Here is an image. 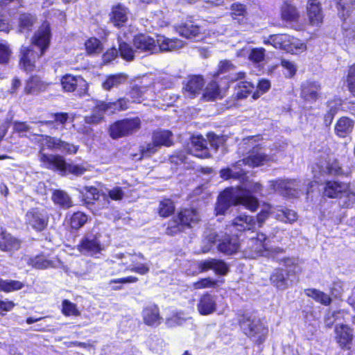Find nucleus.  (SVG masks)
<instances>
[{
	"label": "nucleus",
	"mask_w": 355,
	"mask_h": 355,
	"mask_svg": "<svg viewBox=\"0 0 355 355\" xmlns=\"http://www.w3.org/2000/svg\"><path fill=\"white\" fill-rule=\"evenodd\" d=\"M50 28L47 24H43L32 39V48L22 47L19 65L25 71H31L35 67L37 59L42 56L50 43Z\"/></svg>",
	"instance_id": "f257e3e1"
},
{
	"label": "nucleus",
	"mask_w": 355,
	"mask_h": 355,
	"mask_svg": "<svg viewBox=\"0 0 355 355\" xmlns=\"http://www.w3.org/2000/svg\"><path fill=\"white\" fill-rule=\"evenodd\" d=\"M232 205H243L247 209L254 211L256 201L254 200H248V198H245L243 196L240 197L239 191L236 188H227L218 198V202L215 208L216 214H224Z\"/></svg>",
	"instance_id": "f03ea898"
},
{
	"label": "nucleus",
	"mask_w": 355,
	"mask_h": 355,
	"mask_svg": "<svg viewBox=\"0 0 355 355\" xmlns=\"http://www.w3.org/2000/svg\"><path fill=\"white\" fill-rule=\"evenodd\" d=\"M205 240L209 243V246L202 248L204 253L209 251L213 244L218 243V250L226 254H232L237 252L240 248V243L238 235H229L227 233H220L212 232H209L205 237Z\"/></svg>",
	"instance_id": "7ed1b4c3"
},
{
	"label": "nucleus",
	"mask_w": 355,
	"mask_h": 355,
	"mask_svg": "<svg viewBox=\"0 0 355 355\" xmlns=\"http://www.w3.org/2000/svg\"><path fill=\"white\" fill-rule=\"evenodd\" d=\"M259 137H249L243 139V144L252 147V149L248 157L236 162L235 166L248 165L251 167H257L263 165L270 161L273 160L272 157L266 153V149H263L257 144Z\"/></svg>",
	"instance_id": "20e7f679"
},
{
	"label": "nucleus",
	"mask_w": 355,
	"mask_h": 355,
	"mask_svg": "<svg viewBox=\"0 0 355 355\" xmlns=\"http://www.w3.org/2000/svg\"><path fill=\"white\" fill-rule=\"evenodd\" d=\"M40 160L45 168L58 170L61 173L68 171L69 173L80 175L86 171L82 166L67 164L62 156L44 154L42 153V150L40 151Z\"/></svg>",
	"instance_id": "39448f33"
},
{
	"label": "nucleus",
	"mask_w": 355,
	"mask_h": 355,
	"mask_svg": "<svg viewBox=\"0 0 355 355\" xmlns=\"http://www.w3.org/2000/svg\"><path fill=\"white\" fill-rule=\"evenodd\" d=\"M241 327L244 334L259 345L265 341L268 333L267 327L254 316H244L241 321Z\"/></svg>",
	"instance_id": "423d86ee"
},
{
	"label": "nucleus",
	"mask_w": 355,
	"mask_h": 355,
	"mask_svg": "<svg viewBox=\"0 0 355 355\" xmlns=\"http://www.w3.org/2000/svg\"><path fill=\"white\" fill-rule=\"evenodd\" d=\"M128 102L125 98H121L114 103L98 102L93 110V114L85 117V121L88 123H98L103 119L105 112L113 113L116 110H126Z\"/></svg>",
	"instance_id": "0eeeda50"
},
{
	"label": "nucleus",
	"mask_w": 355,
	"mask_h": 355,
	"mask_svg": "<svg viewBox=\"0 0 355 355\" xmlns=\"http://www.w3.org/2000/svg\"><path fill=\"white\" fill-rule=\"evenodd\" d=\"M267 245V236L263 233H258L257 237H252L248 240L244 250L245 254L250 259L268 256L269 253L266 251Z\"/></svg>",
	"instance_id": "6e6552de"
},
{
	"label": "nucleus",
	"mask_w": 355,
	"mask_h": 355,
	"mask_svg": "<svg viewBox=\"0 0 355 355\" xmlns=\"http://www.w3.org/2000/svg\"><path fill=\"white\" fill-rule=\"evenodd\" d=\"M140 123L139 118L118 121L110 126V136L113 139H117L131 135L140 128Z\"/></svg>",
	"instance_id": "1a4fd4ad"
},
{
	"label": "nucleus",
	"mask_w": 355,
	"mask_h": 355,
	"mask_svg": "<svg viewBox=\"0 0 355 355\" xmlns=\"http://www.w3.org/2000/svg\"><path fill=\"white\" fill-rule=\"evenodd\" d=\"M49 219V213L44 208H32L26 214V224L37 232H42L46 229Z\"/></svg>",
	"instance_id": "9d476101"
},
{
	"label": "nucleus",
	"mask_w": 355,
	"mask_h": 355,
	"mask_svg": "<svg viewBox=\"0 0 355 355\" xmlns=\"http://www.w3.org/2000/svg\"><path fill=\"white\" fill-rule=\"evenodd\" d=\"M271 187L282 196L293 198L302 193V184L297 180L279 179L271 182Z\"/></svg>",
	"instance_id": "9b49d317"
},
{
	"label": "nucleus",
	"mask_w": 355,
	"mask_h": 355,
	"mask_svg": "<svg viewBox=\"0 0 355 355\" xmlns=\"http://www.w3.org/2000/svg\"><path fill=\"white\" fill-rule=\"evenodd\" d=\"M97 233L88 232L84 235L77 246L78 251L83 255L93 256L100 253L103 250Z\"/></svg>",
	"instance_id": "f8f14e48"
},
{
	"label": "nucleus",
	"mask_w": 355,
	"mask_h": 355,
	"mask_svg": "<svg viewBox=\"0 0 355 355\" xmlns=\"http://www.w3.org/2000/svg\"><path fill=\"white\" fill-rule=\"evenodd\" d=\"M270 213L274 217L282 222L292 223L297 220V213L291 209L286 208L271 209L270 211L268 210H262L257 216V222L259 227H261L265 220L268 218Z\"/></svg>",
	"instance_id": "ddd939ff"
},
{
	"label": "nucleus",
	"mask_w": 355,
	"mask_h": 355,
	"mask_svg": "<svg viewBox=\"0 0 355 355\" xmlns=\"http://www.w3.org/2000/svg\"><path fill=\"white\" fill-rule=\"evenodd\" d=\"M63 89L67 92L76 91L79 96L87 92L88 84L81 76H74L69 74L64 76L61 79Z\"/></svg>",
	"instance_id": "4468645a"
},
{
	"label": "nucleus",
	"mask_w": 355,
	"mask_h": 355,
	"mask_svg": "<svg viewBox=\"0 0 355 355\" xmlns=\"http://www.w3.org/2000/svg\"><path fill=\"white\" fill-rule=\"evenodd\" d=\"M255 226L256 221L253 216L241 214L227 226V231L237 235L238 232L253 230Z\"/></svg>",
	"instance_id": "2eb2a0df"
},
{
	"label": "nucleus",
	"mask_w": 355,
	"mask_h": 355,
	"mask_svg": "<svg viewBox=\"0 0 355 355\" xmlns=\"http://www.w3.org/2000/svg\"><path fill=\"white\" fill-rule=\"evenodd\" d=\"M42 144L49 149L58 150L67 154H75L78 149L77 146L67 143L59 138L50 136H44L42 140Z\"/></svg>",
	"instance_id": "dca6fc26"
},
{
	"label": "nucleus",
	"mask_w": 355,
	"mask_h": 355,
	"mask_svg": "<svg viewBox=\"0 0 355 355\" xmlns=\"http://www.w3.org/2000/svg\"><path fill=\"white\" fill-rule=\"evenodd\" d=\"M135 52L154 53L157 51V46L155 40L149 35L141 34L135 36L133 40Z\"/></svg>",
	"instance_id": "f3484780"
},
{
	"label": "nucleus",
	"mask_w": 355,
	"mask_h": 355,
	"mask_svg": "<svg viewBox=\"0 0 355 355\" xmlns=\"http://www.w3.org/2000/svg\"><path fill=\"white\" fill-rule=\"evenodd\" d=\"M217 297L206 293L202 295L197 304V310L202 315H208L216 311Z\"/></svg>",
	"instance_id": "a211bd4d"
},
{
	"label": "nucleus",
	"mask_w": 355,
	"mask_h": 355,
	"mask_svg": "<svg viewBox=\"0 0 355 355\" xmlns=\"http://www.w3.org/2000/svg\"><path fill=\"white\" fill-rule=\"evenodd\" d=\"M321 86L319 83L306 80L302 85L301 96L306 101H315L320 96Z\"/></svg>",
	"instance_id": "6ab92c4d"
},
{
	"label": "nucleus",
	"mask_w": 355,
	"mask_h": 355,
	"mask_svg": "<svg viewBox=\"0 0 355 355\" xmlns=\"http://www.w3.org/2000/svg\"><path fill=\"white\" fill-rule=\"evenodd\" d=\"M27 263L35 269L45 270L50 268H58L60 265V261L57 258L49 259L44 255H37L28 258Z\"/></svg>",
	"instance_id": "aec40b11"
},
{
	"label": "nucleus",
	"mask_w": 355,
	"mask_h": 355,
	"mask_svg": "<svg viewBox=\"0 0 355 355\" xmlns=\"http://www.w3.org/2000/svg\"><path fill=\"white\" fill-rule=\"evenodd\" d=\"M204 85V79L201 76H191L183 89L186 96L193 98L201 92Z\"/></svg>",
	"instance_id": "412c9836"
},
{
	"label": "nucleus",
	"mask_w": 355,
	"mask_h": 355,
	"mask_svg": "<svg viewBox=\"0 0 355 355\" xmlns=\"http://www.w3.org/2000/svg\"><path fill=\"white\" fill-rule=\"evenodd\" d=\"M144 323L148 326L157 327L162 323V318L157 305L152 304L145 307L142 311Z\"/></svg>",
	"instance_id": "4be33fe9"
},
{
	"label": "nucleus",
	"mask_w": 355,
	"mask_h": 355,
	"mask_svg": "<svg viewBox=\"0 0 355 355\" xmlns=\"http://www.w3.org/2000/svg\"><path fill=\"white\" fill-rule=\"evenodd\" d=\"M189 150L192 155L197 157L207 158L209 157L207 140L202 136L192 137L191 147Z\"/></svg>",
	"instance_id": "5701e85b"
},
{
	"label": "nucleus",
	"mask_w": 355,
	"mask_h": 355,
	"mask_svg": "<svg viewBox=\"0 0 355 355\" xmlns=\"http://www.w3.org/2000/svg\"><path fill=\"white\" fill-rule=\"evenodd\" d=\"M198 268L201 272L214 270L216 272L223 275L228 271V267L224 261L215 259H209L200 261Z\"/></svg>",
	"instance_id": "b1692460"
},
{
	"label": "nucleus",
	"mask_w": 355,
	"mask_h": 355,
	"mask_svg": "<svg viewBox=\"0 0 355 355\" xmlns=\"http://www.w3.org/2000/svg\"><path fill=\"white\" fill-rule=\"evenodd\" d=\"M354 125V121L349 117H340L335 124L334 132L340 138L347 137L352 132Z\"/></svg>",
	"instance_id": "393cba45"
},
{
	"label": "nucleus",
	"mask_w": 355,
	"mask_h": 355,
	"mask_svg": "<svg viewBox=\"0 0 355 355\" xmlns=\"http://www.w3.org/2000/svg\"><path fill=\"white\" fill-rule=\"evenodd\" d=\"M336 338L342 348H349V345L353 338L352 330L345 324L336 325L335 328Z\"/></svg>",
	"instance_id": "a878e982"
},
{
	"label": "nucleus",
	"mask_w": 355,
	"mask_h": 355,
	"mask_svg": "<svg viewBox=\"0 0 355 355\" xmlns=\"http://www.w3.org/2000/svg\"><path fill=\"white\" fill-rule=\"evenodd\" d=\"M307 14L311 25L318 26L322 23L323 16L318 0H310L308 2Z\"/></svg>",
	"instance_id": "bb28decb"
},
{
	"label": "nucleus",
	"mask_w": 355,
	"mask_h": 355,
	"mask_svg": "<svg viewBox=\"0 0 355 355\" xmlns=\"http://www.w3.org/2000/svg\"><path fill=\"white\" fill-rule=\"evenodd\" d=\"M110 20L115 26H122L128 21L129 11L127 8L121 5H117L112 8L110 15Z\"/></svg>",
	"instance_id": "cd10ccee"
},
{
	"label": "nucleus",
	"mask_w": 355,
	"mask_h": 355,
	"mask_svg": "<svg viewBox=\"0 0 355 355\" xmlns=\"http://www.w3.org/2000/svg\"><path fill=\"white\" fill-rule=\"evenodd\" d=\"M347 189V186L345 184L336 181H327L324 187L323 194L328 198H334L340 195L342 196Z\"/></svg>",
	"instance_id": "c85d7f7f"
},
{
	"label": "nucleus",
	"mask_w": 355,
	"mask_h": 355,
	"mask_svg": "<svg viewBox=\"0 0 355 355\" xmlns=\"http://www.w3.org/2000/svg\"><path fill=\"white\" fill-rule=\"evenodd\" d=\"M290 36L291 35L287 34L271 35L267 39L263 40V43L265 44H271L276 49L284 51L291 50L288 47Z\"/></svg>",
	"instance_id": "c756f323"
},
{
	"label": "nucleus",
	"mask_w": 355,
	"mask_h": 355,
	"mask_svg": "<svg viewBox=\"0 0 355 355\" xmlns=\"http://www.w3.org/2000/svg\"><path fill=\"white\" fill-rule=\"evenodd\" d=\"M178 216L184 227H191L200 220L199 213L195 209H184L178 214Z\"/></svg>",
	"instance_id": "7c9ffc66"
},
{
	"label": "nucleus",
	"mask_w": 355,
	"mask_h": 355,
	"mask_svg": "<svg viewBox=\"0 0 355 355\" xmlns=\"http://www.w3.org/2000/svg\"><path fill=\"white\" fill-rule=\"evenodd\" d=\"M157 44L162 51H171L182 48V41L178 39H170L164 36H157Z\"/></svg>",
	"instance_id": "2f4dec72"
},
{
	"label": "nucleus",
	"mask_w": 355,
	"mask_h": 355,
	"mask_svg": "<svg viewBox=\"0 0 355 355\" xmlns=\"http://www.w3.org/2000/svg\"><path fill=\"white\" fill-rule=\"evenodd\" d=\"M239 191V195L240 197L243 196L248 200H254L256 201V205L254 207V211L259 206V202L257 199L252 196V193H261L262 191V186L257 182H250L245 186L244 188H236Z\"/></svg>",
	"instance_id": "473e14b6"
},
{
	"label": "nucleus",
	"mask_w": 355,
	"mask_h": 355,
	"mask_svg": "<svg viewBox=\"0 0 355 355\" xmlns=\"http://www.w3.org/2000/svg\"><path fill=\"white\" fill-rule=\"evenodd\" d=\"M20 242L10 234L2 232L0 234V250L10 251L19 249Z\"/></svg>",
	"instance_id": "72a5a7b5"
},
{
	"label": "nucleus",
	"mask_w": 355,
	"mask_h": 355,
	"mask_svg": "<svg viewBox=\"0 0 355 355\" xmlns=\"http://www.w3.org/2000/svg\"><path fill=\"white\" fill-rule=\"evenodd\" d=\"M128 76L125 73H117L109 76L102 83V87L110 91L112 89L117 88L121 85L125 84L127 81Z\"/></svg>",
	"instance_id": "f704fd0d"
},
{
	"label": "nucleus",
	"mask_w": 355,
	"mask_h": 355,
	"mask_svg": "<svg viewBox=\"0 0 355 355\" xmlns=\"http://www.w3.org/2000/svg\"><path fill=\"white\" fill-rule=\"evenodd\" d=\"M48 85L43 82L40 77L33 76L27 82L24 88V92L27 94H36L44 91Z\"/></svg>",
	"instance_id": "c9c22d12"
},
{
	"label": "nucleus",
	"mask_w": 355,
	"mask_h": 355,
	"mask_svg": "<svg viewBox=\"0 0 355 355\" xmlns=\"http://www.w3.org/2000/svg\"><path fill=\"white\" fill-rule=\"evenodd\" d=\"M178 32L187 39L198 40L200 35V28L192 23H187L179 27Z\"/></svg>",
	"instance_id": "e433bc0d"
},
{
	"label": "nucleus",
	"mask_w": 355,
	"mask_h": 355,
	"mask_svg": "<svg viewBox=\"0 0 355 355\" xmlns=\"http://www.w3.org/2000/svg\"><path fill=\"white\" fill-rule=\"evenodd\" d=\"M37 18L30 13H22L19 17V31L20 33L29 32L36 23Z\"/></svg>",
	"instance_id": "4c0bfd02"
},
{
	"label": "nucleus",
	"mask_w": 355,
	"mask_h": 355,
	"mask_svg": "<svg viewBox=\"0 0 355 355\" xmlns=\"http://www.w3.org/2000/svg\"><path fill=\"white\" fill-rule=\"evenodd\" d=\"M281 16L282 19L284 21H296L298 19L300 15L297 8L294 6L287 2H284L281 7Z\"/></svg>",
	"instance_id": "58836bf2"
},
{
	"label": "nucleus",
	"mask_w": 355,
	"mask_h": 355,
	"mask_svg": "<svg viewBox=\"0 0 355 355\" xmlns=\"http://www.w3.org/2000/svg\"><path fill=\"white\" fill-rule=\"evenodd\" d=\"M52 200L55 204L63 208H69L72 206L70 196L62 190H55L52 195Z\"/></svg>",
	"instance_id": "ea45409f"
},
{
	"label": "nucleus",
	"mask_w": 355,
	"mask_h": 355,
	"mask_svg": "<svg viewBox=\"0 0 355 355\" xmlns=\"http://www.w3.org/2000/svg\"><path fill=\"white\" fill-rule=\"evenodd\" d=\"M305 293L307 296L313 298L317 302H319L322 305L328 306L331 302V298L329 295L315 288L307 289L305 291Z\"/></svg>",
	"instance_id": "a19ab883"
},
{
	"label": "nucleus",
	"mask_w": 355,
	"mask_h": 355,
	"mask_svg": "<svg viewBox=\"0 0 355 355\" xmlns=\"http://www.w3.org/2000/svg\"><path fill=\"white\" fill-rule=\"evenodd\" d=\"M272 284L279 289L284 290L288 287L287 274L282 270H276L270 277Z\"/></svg>",
	"instance_id": "79ce46f5"
},
{
	"label": "nucleus",
	"mask_w": 355,
	"mask_h": 355,
	"mask_svg": "<svg viewBox=\"0 0 355 355\" xmlns=\"http://www.w3.org/2000/svg\"><path fill=\"white\" fill-rule=\"evenodd\" d=\"M172 134L168 130H159L155 132L153 135V140L160 147L161 146H170L172 144Z\"/></svg>",
	"instance_id": "37998d69"
},
{
	"label": "nucleus",
	"mask_w": 355,
	"mask_h": 355,
	"mask_svg": "<svg viewBox=\"0 0 355 355\" xmlns=\"http://www.w3.org/2000/svg\"><path fill=\"white\" fill-rule=\"evenodd\" d=\"M236 163L232 168H226L221 169L220 171V177L225 180L230 178L237 179L243 175V171L241 168L242 166H235Z\"/></svg>",
	"instance_id": "c03bdc74"
},
{
	"label": "nucleus",
	"mask_w": 355,
	"mask_h": 355,
	"mask_svg": "<svg viewBox=\"0 0 355 355\" xmlns=\"http://www.w3.org/2000/svg\"><path fill=\"white\" fill-rule=\"evenodd\" d=\"M24 284L17 280H3L0 278V291L12 292L21 289Z\"/></svg>",
	"instance_id": "a18cd8bd"
},
{
	"label": "nucleus",
	"mask_w": 355,
	"mask_h": 355,
	"mask_svg": "<svg viewBox=\"0 0 355 355\" xmlns=\"http://www.w3.org/2000/svg\"><path fill=\"white\" fill-rule=\"evenodd\" d=\"M149 86L145 85H134L131 87L129 95L133 102H140L145 92L148 89Z\"/></svg>",
	"instance_id": "49530a36"
},
{
	"label": "nucleus",
	"mask_w": 355,
	"mask_h": 355,
	"mask_svg": "<svg viewBox=\"0 0 355 355\" xmlns=\"http://www.w3.org/2000/svg\"><path fill=\"white\" fill-rule=\"evenodd\" d=\"M119 40V51L121 56L127 61L133 60L135 54L137 53L135 50H133L130 46L125 41L121 42V37Z\"/></svg>",
	"instance_id": "de8ad7c7"
},
{
	"label": "nucleus",
	"mask_w": 355,
	"mask_h": 355,
	"mask_svg": "<svg viewBox=\"0 0 355 355\" xmlns=\"http://www.w3.org/2000/svg\"><path fill=\"white\" fill-rule=\"evenodd\" d=\"M184 226L182 222L178 220V216L173 218L168 222V227L166 230V234L169 236H173L178 233L184 231Z\"/></svg>",
	"instance_id": "09e8293b"
},
{
	"label": "nucleus",
	"mask_w": 355,
	"mask_h": 355,
	"mask_svg": "<svg viewBox=\"0 0 355 355\" xmlns=\"http://www.w3.org/2000/svg\"><path fill=\"white\" fill-rule=\"evenodd\" d=\"M87 221V216L83 212L78 211L74 213L70 219L71 228L78 230L82 227Z\"/></svg>",
	"instance_id": "8fccbe9b"
},
{
	"label": "nucleus",
	"mask_w": 355,
	"mask_h": 355,
	"mask_svg": "<svg viewBox=\"0 0 355 355\" xmlns=\"http://www.w3.org/2000/svg\"><path fill=\"white\" fill-rule=\"evenodd\" d=\"M175 211V206L170 199H164L161 201L159 207V214L162 217H168Z\"/></svg>",
	"instance_id": "3c124183"
},
{
	"label": "nucleus",
	"mask_w": 355,
	"mask_h": 355,
	"mask_svg": "<svg viewBox=\"0 0 355 355\" xmlns=\"http://www.w3.org/2000/svg\"><path fill=\"white\" fill-rule=\"evenodd\" d=\"M85 49L89 54L100 53L103 50L101 42L95 38L91 37L85 42Z\"/></svg>",
	"instance_id": "603ef678"
},
{
	"label": "nucleus",
	"mask_w": 355,
	"mask_h": 355,
	"mask_svg": "<svg viewBox=\"0 0 355 355\" xmlns=\"http://www.w3.org/2000/svg\"><path fill=\"white\" fill-rule=\"evenodd\" d=\"M288 46L291 50H286V51L293 54H297L306 49V45L302 42L292 36H290Z\"/></svg>",
	"instance_id": "864d4df0"
},
{
	"label": "nucleus",
	"mask_w": 355,
	"mask_h": 355,
	"mask_svg": "<svg viewBox=\"0 0 355 355\" xmlns=\"http://www.w3.org/2000/svg\"><path fill=\"white\" fill-rule=\"evenodd\" d=\"M254 86L251 82L241 81L238 85L237 96L240 98L247 97V96L252 92Z\"/></svg>",
	"instance_id": "5fc2aeb1"
},
{
	"label": "nucleus",
	"mask_w": 355,
	"mask_h": 355,
	"mask_svg": "<svg viewBox=\"0 0 355 355\" xmlns=\"http://www.w3.org/2000/svg\"><path fill=\"white\" fill-rule=\"evenodd\" d=\"M217 284V281L210 278L201 279L200 280L192 284V288L194 290L203 288H214Z\"/></svg>",
	"instance_id": "6e6d98bb"
},
{
	"label": "nucleus",
	"mask_w": 355,
	"mask_h": 355,
	"mask_svg": "<svg viewBox=\"0 0 355 355\" xmlns=\"http://www.w3.org/2000/svg\"><path fill=\"white\" fill-rule=\"evenodd\" d=\"M62 313L66 316H78L80 315L76 305L68 300H64L62 302Z\"/></svg>",
	"instance_id": "4d7b16f0"
},
{
	"label": "nucleus",
	"mask_w": 355,
	"mask_h": 355,
	"mask_svg": "<svg viewBox=\"0 0 355 355\" xmlns=\"http://www.w3.org/2000/svg\"><path fill=\"white\" fill-rule=\"evenodd\" d=\"M159 147L153 140L152 143H148L141 146L140 152L142 157H150L155 154Z\"/></svg>",
	"instance_id": "13d9d810"
},
{
	"label": "nucleus",
	"mask_w": 355,
	"mask_h": 355,
	"mask_svg": "<svg viewBox=\"0 0 355 355\" xmlns=\"http://www.w3.org/2000/svg\"><path fill=\"white\" fill-rule=\"evenodd\" d=\"M265 52L263 48L252 49L249 54V59L254 62L259 63L264 60Z\"/></svg>",
	"instance_id": "bf43d9fd"
},
{
	"label": "nucleus",
	"mask_w": 355,
	"mask_h": 355,
	"mask_svg": "<svg viewBox=\"0 0 355 355\" xmlns=\"http://www.w3.org/2000/svg\"><path fill=\"white\" fill-rule=\"evenodd\" d=\"M323 172L329 175H340L343 173V169L338 161L334 160L327 164Z\"/></svg>",
	"instance_id": "052dcab7"
},
{
	"label": "nucleus",
	"mask_w": 355,
	"mask_h": 355,
	"mask_svg": "<svg viewBox=\"0 0 355 355\" xmlns=\"http://www.w3.org/2000/svg\"><path fill=\"white\" fill-rule=\"evenodd\" d=\"M246 14L245 6L241 3H233L231 6V15L234 19H237L238 17L242 18Z\"/></svg>",
	"instance_id": "680f3d73"
},
{
	"label": "nucleus",
	"mask_w": 355,
	"mask_h": 355,
	"mask_svg": "<svg viewBox=\"0 0 355 355\" xmlns=\"http://www.w3.org/2000/svg\"><path fill=\"white\" fill-rule=\"evenodd\" d=\"M12 51L8 45L0 43V64H7L9 62Z\"/></svg>",
	"instance_id": "e2e57ef3"
},
{
	"label": "nucleus",
	"mask_w": 355,
	"mask_h": 355,
	"mask_svg": "<svg viewBox=\"0 0 355 355\" xmlns=\"http://www.w3.org/2000/svg\"><path fill=\"white\" fill-rule=\"evenodd\" d=\"M270 87V83L268 80H261L257 84V91L254 92L252 97L254 99L258 98L261 94L266 92Z\"/></svg>",
	"instance_id": "0e129e2a"
},
{
	"label": "nucleus",
	"mask_w": 355,
	"mask_h": 355,
	"mask_svg": "<svg viewBox=\"0 0 355 355\" xmlns=\"http://www.w3.org/2000/svg\"><path fill=\"white\" fill-rule=\"evenodd\" d=\"M355 202V193L352 192L347 191L343 192L340 196V204L343 207H349L354 205Z\"/></svg>",
	"instance_id": "69168bd1"
},
{
	"label": "nucleus",
	"mask_w": 355,
	"mask_h": 355,
	"mask_svg": "<svg viewBox=\"0 0 355 355\" xmlns=\"http://www.w3.org/2000/svg\"><path fill=\"white\" fill-rule=\"evenodd\" d=\"M219 95V88L217 83L211 81L205 89V96L209 98H215Z\"/></svg>",
	"instance_id": "338daca9"
},
{
	"label": "nucleus",
	"mask_w": 355,
	"mask_h": 355,
	"mask_svg": "<svg viewBox=\"0 0 355 355\" xmlns=\"http://www.w3.org/2000/svg\"><path fill=\"white\" fill-rule=\"evenodd\" d=\"M347 83L350 92L355 96V64L349 70Z\"/></svg>",
	"instance_id": "774afa93"
}]
</instances>
